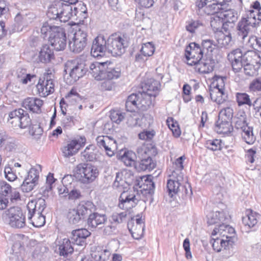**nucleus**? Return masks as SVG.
<instances>
[{"mask_svg": "<svg viewBox=\"0 0 261 261\" xmlns=\"http://www.w3.org/2000/svg\"><path fill=\"white\" fill-rule=\"evenodd\" d=\"M41 33L44 39L47 38L51 45L56 50H63L65 48L67 38L63 28L52 25L48 22H46L41 29Z\"/></svg>", "mask_w": 261, "mask_h": 261, "instance_id": "f257e3e1", "label": "nucleus"}, {"mask_svg": "<svg viewBox=\"0 0 261 261\" xmlns=\"http://www.w3.org/2000/svg\"><path fill=\"white\" fill-rule=\"evenodd\" d=\"M259 22L256 23L254 12H251L246 17H242L236 27L238 39L245 41L248 37L255 33Z\"/></svg>", "mask_w": 261, "mask_h": 261, "instance_id": "f03ea898", "label": "nucleus"}, {"mask_svg": "<svg viewBox=\"0 0 261 261\" xmlns=\"http://www.w3.org/2000/svg\"><path fill=\"white\" fill-rule=\"evenodd\" d=\"M88 71V67L81 59L68 60L64 66V72L69 73L73 82L82 77Z\"/></svg>", "mask_w": 261, "mask_h": 261, "instance_id": "7ed1b4c3", "label": "nucleus"}, {"mask_svg": "<svg viewBox=\"0 0 261 261\" xmlns=\"http://www.w3.org/2000/svg\"><path fill=\"white\" fill-rule=\"evenodd\" d=\"M8 123L13 127L25 128L30 126L31 119L28 112L21 108L15 109L9 113Z\"/></svg>", "mask_w": 261, "mask_h": 261, "instance_id": "20e7f679", "label": "nucleus"}, {"mask_svg": "<svg viewBox=\"0 0 261 261\" xmlns=\"http://www.w3.org/2000/svg\"><path fill=\"white\" fill-rule=\"evenodd\" d=\"M76 173L80 181L83 184L93 182L99 174L97 167L90 164H79L76 168Z\"/></svg>", "mask_w": 261, "mask_h": 261, "instance_id": "39448f33", "label": "nucleus"}, {"mask_svg": "<svg viewBox=\"0 0 261 261\" xmlns=\"http://www.w3.org/2000/svg\"><path fill=\"white\" fill-rule=\"evenodd\" d=\"M6 220L9 225L14 228L25 227V217L22 210L18 206H13L5 211Z\"/></svg>", "mask_w": 261, "mask_h": 261, "instance_id": "423d86ee", "label": "nucleus"}, {"mask_svg": "<svg viewBox=\"0 0 261 261\" xmlns=\"http://www.w3.org/2000/svg\"><path fill=\"white\" fill-rule=\"evenodd\" d=\"M107 51L113 56H120L125 52L127 46L124 40L120 36L112 34L106 40Z\"/></svg>", "mask_w": 261, "mask_h": 261, "instance_id": "0eeeda50", "label": "nucleus"}, {"mask_svg": "<svg viewBox=\"0 0 261 261\" xmlns=\"http://www.w3.org/2000/svg\"><path fill=\"white\" fill-rule=\"evenodd\" d=\"M88 35L86 31L81 29L76 30L71 41H69L70 50L74 53H80L87 45Z\"/></svg>", "mask_w": 261, "mask_h": 261, "instance_id": "6e6552de", "label": "nucleus"}, {"mask_svg": "<svg viewBox=\"0 0 261 261\" xmlns=\"http://www.w3.org/2000/svg\"><path fill=\"white\" fill-rule=\"evenodd\" d=\"M118 206L123 210L135 207L139 201V196L135 191H123L119 198Z\"/></svg>", "mask_w": 261, "mask_h": 261, "instance_id": "1a4fd4ad", "label": "nucleus"}, {"mask_svg": "<svg viewBox=\"0 0 261 261\" xmlns=\"http://www.w3.org/2000/svg\"><path fill=\"white\" fill-rule=\"evenodd\" d=\"M55 84L54 80L49 74L45 75L43 79L40 78L36 85L38 93L41 97H46L54 91Z\"/></svg>", "mask_w": 261, "mask_h": 261, "instance_id": "9d476101", "label": "nucleus"}, {"mask_svg": "<svg viewBox=\"0 0 261 261\" xmlns=\"http://www.w3.org/2000/svg\"><path fill=\"white\" fill-rule=\"evenodd\" d=\"M86 141L85 137H80L78 139L69 141L67 145L62 148L63 156L68 158L74 155L85 145Z\"/></svg>", "mask_w": 261, "mask_h": 261, "instance_id": "9b49d317", "label": "nucleus"}, {"mask_svg": "<svg viewBox=\"0 0 261 261\" xmlns=\"http://www.w3.org/2000/svg\"><path fill=\"white\" fill-rule=\"evenodd\" d=\"M96 140L97 145L101 148H103L108 156H112L114 154L117 148L116 140L108 136H98Z\"/></svg>", "mask_w": 261, "mask_h": 261, "instance_id": "f8f14e48", "label": "nucleus"}, {"mask_svg": "<svg viewBox=\"0 0 261 261\" xmlns=\"http://www.w3.org/2000/svg\"><path fill=\"white\" fill-rule=\"evenodd\" d=\"M107 221L108 218L106 214L94 212L89 215L87 220V224L90 229H95L96 228H102L103 225Z\"/></svg>", "mask_w": 261, "mask_h": 261, "instance_id": "ddd939ff", "label": "nucleus"}, {"mask_svg": "<svg viewBox=\"0 0 261 261\" xmlns=\"http://www.w3.org/2000/svg\"><path fill=\"white\" fill-rule=\"evenodd\" d=\"M107 50L106 40L103 36H97L94 39L91 49V56L94 58L102 57Z\"/></svg>", "mask_w": 261, "mask_h": 261, "instance_id": "4468645a", "label": "nucleus"}, {"mask_svg": "<svg viewBox=\"0 0 261 261\" xmlns=\"http://www.w3.org/2000/svg\"><path fill=\"white\" fill-rule=\"evenodd\" d=\"M237 127H240L242 130L243 139L248 144H252L256 140V137L253 132V127L249 126L245 119L238 120L236 122Z\"/></svg>", "mask_w": 261, "mask_h": 261, "instance_id": "2eb2a0df", "label": "nucleus"}, {"mask_svg": "<svg viewBox=\"0 0 261 261\" xmlns=\"http://www.w3.org/2000/svg\"><path fill=\"white\" fill-rule=\"evenodd\" d=\"M170 177L171 178L168 180L167 183V188L169 196L172 198L179 193L181 186L179 180L182 179V176L176 171H173Z\"/></svg>", "mask_w": 261, "mask_h": 261, "instance_id": "dca6fc26", "label": "nucleus"}, {"mask_svg": "<svg viewBox=\"0 0 261 261\" xmlns=\"http://www.w3.org/2000/svg\"><path fill=\"white\" fill-rule=\"evenodd\" d=\"M0 195L8 198L11 203L20 199L19 193L15 189H12L11 186L5 181L1 184Z\"/></svg>", "mask_w": 261, "mask_h": 261, "instance_id": "f3484780", "label": "nucleus"}, {"mask_svg": "<svg viewBox=\"0 0 261 261\" xmlns=\"http://www.w3.org/2000/svg\"><path fill=\"white\" fill-rule=\"evenodd\" d=\"M215 65L216 62L213 56L203 55V57L198 62L197 69L200 73H208L214 70Z\"/></svg>", "mask_w": 261, "mask_h": 261, "instance_id": "a211bd4d", "label": "nucleus"}, {"mask_svg": "<svg viewBox=\"0 0 261 261\" xmlns=\"http://www.w3.org/2000/svg\"><path fill=\"white\" fill-rule=\"evenodd\" d=\"M243 52L242 49L238 48L228 54V59L231 62L232 69L235 72H239L242 69L241 59Z\"/></svg>", "mask_w": 261, "mask_h": 261, "instance_id": "6ab92c4d", "label": "nucleus"}, {"mask_svg": "<svg viewBox=\"0 0 261 261\" xmlns=\"http://www.w3.org/2000/svg\"><path fill=\"white\" fill-rule=\"evenodd\" d=\"M28 211V219H31L34 214H42L46 207V203L44 199L40 198L37 201L29 202L27 206Z\"/></svg>", "mask_w": 261, "mask_h": 261, "instance_id": "aec40b11", "label": "nucleus"}, {"mask_svg": "<svg viewBox=\"0 0 261 261\" xmlns=\"http://www.w3.org/2000/svg\"><path fill=\"white\" fill-rule=\"evenodd\" d=\"M90 234V232L85 228L73 230L71 232V240L72 244L84 246L86 244V238Z\"/></svg>", "mask_w": 261, "mask_h": 261, "instance_id": "412c9836", "label": "nucleus"}, {"mask_svg": "<svg viewBox=\"0 0 261 261\" xmlns=\"http://www.w3.org/2000/svg\"><path fill=\"white\" fill-rule=\"evenodd\" d=\"M43 105V101L36 97H28L23 100L22 103L25 109L37 114L41 112V108Z\"/></svg>", "mask_w": 261, "mask_h": 261, "instance_id": "4be33fe9", "label": "nucleus"}, {"mask_svg": "<svg viewBox=\"0 0 261 261\" xmlns=\"http://www.w3.org/2000/svg\"><path fill=\"white\" fill-rule=\"evenodd\" d=\"M138 96L139 110L144 111L150 108L152 105V98H154V94L139 92Z\"/></svg>", "mask_w": 261, "mask_h": 261, "instance_id": "5701e85b", "label": "nucleus"}, {"mask_svg": "<svg viewBox=\"0 0 261 261\" xmlns=\"http://www.w3.org/2000/svg\"><path fill=\"white\" fill-rule=\"evenodd\" d=\"M107 62H95L92 63L90 67V73L96 80H102Z\"/></svg>", "mask_w": 261, "mask_h": 261, "instance_id": "b1692460", "label": "nucleus"}, {"mask_svg": "<svg viewBox=\"0 0 261 261\" xmlns=\"http://www.w3.org/2000/svg\"><path fill=\"white\" fill-rule=\"evenodd\" d=\"M147 155L146 157L143 158L139 162L138 168L143 171H150L153 169L156 166V162L149 155V150L145 148L144 150H141Z\"/></svg>", "mask_w": 261, "mask_h": 261, "instance_id": "393cba45", "label": "nucleus"}, {"mask_svg": "<svg viewBox=\"0 0 261 261\" xmlns=\"http://www.w3.org/2000/svg\"><path fill=\"white\" fill-rule=\"evenodd\" d=\"M215 130L219 134H227L230 133L233 127L231 121L219 118L215 123Z\"/></svg>", "mask_w": 261, "mask_h": 261, "instance_id": "a878e982", "label": "nucleus"}, {"mask_svg": "<svg viewBox=\"0 0 261 261\" xmlns=\"http://www.w3.org/2000/svg\"><path fill=\"white\" fill-rule=\"evenodd\" d=\"M15 76L17 81L23 85L27 84L29 82H31L33 79L36 77L35 74L28 73L27 69L22 67L17 69Z\"/></svg>", "mask_w": 261, "mask_h": 261, "instance_id": "bb28decb", "label": "nucleus"}, {"mask_svg": "<svg viewBox=\"0 0 261 261\" xmlns=\"http://www.w3.org/2000/svg\"><path fill=\"white\" fill-rule=\"evenodd\" d=\"M71 243H72L71 240L68 238H64L59 242L58 246L60 255L66 256L73 253L74 249Z\"/></svg>", "mask_w": 261, "mask_h": 261, "instance_id": "cd10ccee", "label": "nucleus"}, {"mask_svg": "<svg viewBox=\"0 0 261 261\" xmlns=\"http://www.w3.org/2000/svg\"><path fill=\"white\" fill-rule=\"evenodd\" d=\"M160 84L159 81L153 79L148 80L142 86V91L145 93H151L154 94V97L158 94L159 90Z\"/></svg>", "mask_w": 261, "mask_h": 261, "instance_id": "c85d7f7f", "label": "nucleus"}, {"mask_svg": "<svg viewBox=\"0 0 261 261\" xmlns=\"http://www.w3.org/2000/svg\"><path fill=\"white\" fill-rule=\"evenodd\" d=\"M185 53L188 56H191L193 59L200 60L203 57V55L201 50L200 45L195 42H192L186 47Z\"/></svg>", "mask_w": 261, "mask_h": 261, "instance_id": "c756f323", "label": "nucleus"}, {"mask_svg": "<svg viewBox=\"0 0 261 261\" xmlns=\"http://www.w3.org/2000/svg\"><path fill=\"white\" fill-rule=\"evenodd\" d=\"M111 66V64L109 63L108 65L107 62V65L105 66L103 73V76L105 77H103V80H110L112 81L114 79H117L120 76V69L118 67H112Z\"/></svg>", "mask_w": 261, "mask_h": 261, "instance_id": "7c9ffc66", "label": "nucleus"}, {"mask_svg": "<svg viewBox=\"0 0 261 261\" xmlns=\"http://www.w3.org/2000/svg\"><path fill=\"white\" fill-rule=\"evenodd\" d=\"M216 44L211 39L203 40L201 42V50L203 55L213 56V52L216 49Z\"/></svg>", "mask_w": 261, "mask_h": 261, "instance_id": "2f4dec72", "label": "nucleus"}, {"mask_svg": "<svg viewBox=\"0 0 261 261\" xmlns=\"http://www.w3.org/2000/svg\"><path fill=\"white\" fill-rule=\"evenodd\" d=\"M140 188L143 194L152 195L154 193V182L148 177L143 178L140 181Z\"/></svg>", "mask_w": 261, "mask_h": 261, "instance_id": "473e14b6", "label": "nucleus"}, {"mask_svg": "<svg viewBox=\"0 0 261 261\" xmlns=\"http://www.w3.org/2000/svg\"><path fill=\"white\" fill-rule=\"evenodd\" d=\"M54 51L48 45L42 46L39 52V59L41 62L46 63L49 62L54 58Z\"/></svg>", "mask_w": 261, "mask_h": 261, "instance_id": "72a5a7b5", "label": "nucleus"}, {"mask_svg": "<svg viewBox=\"0 0 261 261\" xmlns=\"http://www.w3.org/2000/svg\"><path fill=\"white\" fill-rule=\"evenodd\" d=\"M218 18L222 20L224 18L226 21L229 23L231 27H232L233 23L238 19V13L233 10H223L222 9V11H221L220 15H218Z\"/></svg>", "mask_w": 261, "mask_h": 261, "instance_id": "f704fd0d", "label": "nucleus"}, {"mask_svg": "<svg viewBox=\"0 0 261 261\" xmlns=\"http://www.w3.org/2000/svg\"><path fill=\"white\" fill-rule=\"evenodd\" d=\"M138 93H133L129 95L125 102V108L127 111L135 112L136 109H139Z\"/></svg>", "mask_w": 261, "mask_h": 261, "instance_id": "c9c22d12", "label": "nucleus"}, {"mask_svg": "<svg viewBox=\"0 0 261 261\" xmlns=\"http://www.w3.org/2000/svg\"><path fill=\"white\" fill-rule=\"evenodd\" d=\"M210 97L212 100L220 105L226 100L227 96L224 90L216 89L210 91Z\"/></svg>", "mask_w": 261, "mask_h": 261, "instance_id": "e433bc0d", "label": "nucleus"}, {"mask_svg": "<svg viewBox=\"0 0 261 261\" xmlns=\"http://www.w3.org/2000/svg\"><path fill=\"white\" fill-rule=\"evenodd\" d=\"M236 97L239 106L247 105L249 107H254V105L257 101V99H256L253 102H252L250 96L246 93L238 92L236 93Z\"/></svg>", "mask_w": 261, "mask_h": 261, "instance_id": "4c0bfd02", "label": "nucleus"}, {"mask_svg": "<svg viewBox=\"0 0 261 261\" xmlns=\"http://www.w3.org/2000/svg\"><path fill=\"white\" fill-rule=\"evenodd\" d=\"M12 250L13 252L12 256L10 257V259L12 261L13 260H17L18 261L23 260L22 257H19L18 255V254H21L22 251H23V248L20 241L18 240L14 242L12 247Z\"/></svg>", "mask_w": 261, "mask_h": 261, "instance_id": "58836bf2", "label": "nucleus"}, {"mask_svg": "<svg viewBox=\"0 0 261 261\" xmlns=\"http://www.w3.org/2000/svg\"><path fill=\"white\" fill-rule=\"evenodd\" d=\"M230 240H225L219 238H213L211 240L213 249L216 252H220L222 248L226 249L229 245Z\"/></svg>", "mask_w": 261, "mask_h": 261, "instance_id": "ea45409f", "label": "nucleus"}, {"mask_svg": "<svg viewBox=\"0 0 261 261\" xmlns=\"http://www.w3.org/2000/svg\"><path fill=\"white\" fill-rule=\"evenodd\" d=\"M93 206V203L90 201H87L85 204L79 205L76 209L77 212H79V214L82 220L92 213L91 208Z\"/></svg>", "mask_w": 261, "mask_h": 261, "instance_id": "a19ab883", "label": "nucleus"}, {"mask_svg": "<svg viewBox=\"0 0 261 261\" xmlns=\"http://www.w3.org/2000/svg\"><path fill=\"white\" fill-rule=\"evenodd\" d=\"M127 213L126 212L121 213H113L110 217V222L117 226L118 224L126 221Z\"/></svg>", "mask_w": 261, "mask_h": 261, "instance_id": "79ce46f5", "label": "nucleus"}, {"mask_svg": "<svg viewBox=\"0 0 261 261\" xmlns=\"http://www.w3.org/2000/svg\"><path fill=\"white\" fill-rule=\"evenodd\" d=\"M60 8L62 12H60L59 20L61 21L66 22L71 17L70 11H72V6L70 5L60 4Z\"/></svg>", "mask_w": 261, "mask_h": 261, "instance_id": "37998d69", "label": "nucleus"}, {"mask_svg": "<svg viewBox=\"0 0 261 261\" xmlns=\"http://www.w3.org/2000/svg\"><path fill=\"white\" fill-rule=\"evenodd\" d=\"M222 6V5L216 2L212 4H208L205 7L203 11L207 15H214L217 14L220 15L221 11L222 10L221 8Z\"/></svg>", "mask_w": 261, "mask_h": 261, "instance_id": "c03bdc74", "label": "nucleus"}, {"mask_svg": "<svg viewBox=\"0 0 261 261\" xmlns=\"http://www.w3.org/2000/svg\"><path fill=\"white\" fill-rule=\"evenodd\" d=\"M254 63L245 64L244 67V71L246 75L249 76H254L257 74V71L260 68V64L258 62H254Z\"/></svg>", "mask_w": 261, "mask_h": 261, "instance_id": "a18cd8bd", "label": "nucleus"}, {"mask_svg": "<svg viewBox=\"0 0 261 261\" xmlns=\"http://www.w3.org/2000/svg\"><path fill=\"white\" fill-rule=\"evenodd\" d=\"M136 154L132 151L125 152L123 155L120 157L121 161L124 163L126 166H133L135 164Z\"/></svg>", "mask_w": 261, "mask_h": 261, "instance_id": "49530a36", "label": "nucleus"}, {"mask_svg": "<svg viewBox=\"0 0 261 261\" xmlns=\"http://www.w3.org/2000/svg\"><path fill=\"white\" fill-rule=\"evenodd\" d=\"M257 214L251 211L246 217L243 218V223L249 228L253 227L257 223Z\"/></svg>", "mask_w": 261, "mask_h": 261, "instance_id": "de8ad7c7", "label": "nucleus"}, {"mask_svg": "<svg viewBox=\"0 0 261 261\" xmlns=\"http://www.w3.org/2000/svg\"><path fill=\"white\" fill-rule=\"evenodd\" d=\"M67 218L70 224H75L79 223L82 220L76 208L69 209L67 213Z\"/></svg>", "mask_w": 261, "mask_h": 261, "instance_id": "09e8293b", "label": "nucleus"}, {"mask_svg": "<svg viewBox=\"0 0 261 261\" xmlns=\"http://www.w3.org/2000/svg\"><path fill=\"white\" fill-rule=\"evenodd\" d=\"M253 57L258 58L259 56L252 50L244 51L241 59L242 68L245 64L254 63Z\"/></svg>", "mask_w": 261, "mask_h": 261, "instance_id": "8fccbe9b", "label": "nucleus"}, {"mask_svg": "<svg viewBox=\"0 0 261 261\" xmlns=\"http://www.w3.org/2000/svg\"><path fill=\"white\" fill-rule=\"evenodd\" d=\"M94 145H90L82 153V156L87 161L92 162L96 160V154L94 152Z\"/></svg>", "mask_w": 261, "mask_h": 261, "instance_id": "3c124183", "label": "nucleus"}, {"mask_svg": "<svg viewBox=\"0 0 261 261\" xmlns=\"http://www.w3.org/2000/svg\"><path fill=\"white\" fill-rule=\"evenodd\" d=\"M204 146L212 151L219 150L222 147V141L220 139L208 140L206 141Z\"/></svg>", "mask_w": 261, "mask_h": 261, "instance_id": "603ef678", "label": "nucleus"}, {"mask_svg": "<svg viewBox=\"0 0 261 261\" xmlns=\"http://www.w3.org/2000/svg\"><path fill=\"white\" fill-rule=\"evenodd\" d=\"M61 11L60 4L52 6L49 8L47 16L50 19H59L60 12H62Z\"/></svg>", "mask_w": 261, "mask_h": 261, "instance_id": "864d4df0", "label": "nucleus"}, {"mask_svg": "<svg viewBox=\"0 0 261 261\" xmlns=\"http://www.w3.org/2000/svg\"><path fill=\"white\" fill-rule=\"evenodd\" d=\"M32 225L36 227H40L45 223V216L42 214L35 213L31 219H29Z\"/></svg>", "mask_w": 261, "mask_h": 261, "instance_id": "5fc2aeb1", "label": "nucleus"}, {"mask_svg": "<svg viewBox=\"0 0 261 261\" xmlns=\"http://www.w3.org/2000/svg\"><path fill=\"white\" fill-rule=\"evenodd\" d=\"M231 39L232 38L230 33H228L227 35L221 33L217 39V42L220 47H226L229 45L231 41Z\"/></svg>", "mask_w": 261, "mask_h": 261, "instance_id": "6e6d98bb", "label": "nucleus"}, {"mask_svg": "<svg viewBox=\"0 0 261 261\" xmlns=\"http://www.w3.org/2000/svg\"><path fill=\"white\" fill-rule=\"evenodd\" d=\"M233 110L229 107L224 108L222 109L219 114L218 118L223 119L231 121L233 117Z\"/></svg>", "mask_w": 261, "mask_h": 261, "instance_id": "4d7b16f0", "label": "nucleus"}, {"mask_svg": "<svg viewBox=\"0 0 261 261\" xmlns=\"http://www.w3.org/2000/svg\"><path fill=\"white\" fill-rule=\"evenodd\" d=\"M154 50L153 45L150 42H147L142 45L140 52L144 56L150 57L153 54Z\"/></svg>", "mask_w": 261, "mask_h": 261, "instance_id": "13d9d810", "label": "nucleus"}, {"mask_svg": "<svg viewBox=\"0 0 261 261\" xmlns=\"http://www.w3.org/2000/svg\"><path fill=\"white\" fill-rule=\"evenodd\" d=\"M192 190L190 186L188 185V187L186 186L181 185L179 193L177 194L179 197L183 199L191 198L192 195Z\"/></svg>", "mask_w": 261, "mask_h": 261, "instance_id": "bf43d9fd", "label": "nucleus"}, {"mask_svg": "<svg viewBox=\"0 0 261 261\" xmlns=\"http://www.w3.org/2000/svg\"><path fill=\"white\" fill-rule=\"evenodd\" d=\"M30 134L35 139H38L43 133V129L38 123L33 124L29 130Z\"/></svg>", "mask_w": 261, "mask_h": 261, "instance_id": "052dcab7", "label": "nucleus"}, {"mask_svg": "<svg viewBox=\"0 0 261 261\" xmlns=\"http://www.w3.org/2000/svg\"><path fill=\"white\" fill-rule=\"evenodd\" d=\"M124 113L119 110H112L110 117L113 122L119 124L124 119Z\"/></svg>", "mask_w": 261, "mask_h": 261, "instance_id": "680f3d73", "label": "nucleus"}, {"mask_svg": "<svg viewBox=\"0 0 261 261\" xmlns=\"http://www.w3.org/2000/svg\"><path fill=\"white\" fill-rule=\"evenodd\" d=\"M65 192L68 193V199L69 200H75L82 197L80 190L76 188H73L70 191H68V189L65 187L63 191V193Z\"/></svg>", "mask_w": 261, "mask_h": 261, "instance_id": "e2e57ef3", "label": "nucleus"}, {"mask_svg": "<svg viewBox=\"0 0 261 261\" xmlns=\"http://www.w3.org/2000/svg\"><path fill=\"white\" fill-rule=\"evenodd\" d=\"M136 221V227H138V229L140 230V234H137L136 235V232H134L132 229H129L131 232L132 237L135 239H138L142 235V232L144 228V223L143 219L141 218H137Z\"/></svg>", "mask_w": 261, "mask_h": 261, "instance_id": "0e129e2a", "label": "nucleus"}, {"mask_svg": "<svg viewBox=\"0 0 261 261\" xmlns=\"http://www.w3.org/2000/svg\"><path fill=\"white\" fill-rule=\"evenodd\" d=\"M39 178V172L35 168H32L28 172V176L24 179L36 184Z\"/></svg>", "mask_w": 261, "mask_h": 261, "instance_id": "69168bd1", "label": "nucleus"}, {"mask_svg": "<svg viewBox=\"0 0 261 261\" xmlns=\"http://www.w3.org/2000/svg\"><path fill=\"white\" fill-rule=\"evenodd\" d=\"M110 255V251L105 249L95 254L94 259L96 261H106L109 258Z\"/></svg>", "mask_w": 261, "mask_h": 261, "instance_id": "338daca9", "label": "nucleus"}, {"mask_svg": "<svg viewBox=\"0 0 261 261\" xmlns=\"http://www.w3.org/2000/svg\"><path fill=\"white\" fill-rule=\"evenodd\" d=\"M4 173L6 178L9 181H14L17 178V176L14 172L12 168L9 165H7L5 167Z\"/></svg>", "mask_w": 261, "mask_h": 261, "instance_id": "774afa93", "label": "nucleus"}]
</instances>
